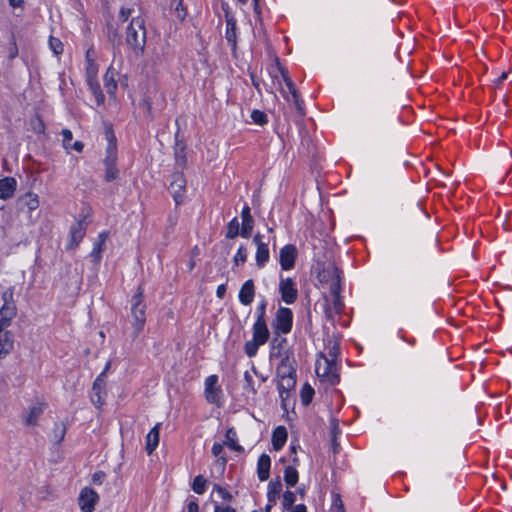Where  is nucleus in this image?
Returning <instances> with one entry per match:
<instances>
[{"label": "nucleus", "instance_id": "1", "mask_svg": "<svg viewBox=\"0 0 512 512\" xmlns=\"http://www.w3.org/2000/svg\"><path fill=\"white\" fill-rule=\"evenodd\" d=\"M126 42L135 54L143 53L146 44V30L144 20L141 17H134L126 31Z\"/></svg>", "mask_w": 512, "mask_h": 512}, {"label": "nucleus", "instance_id": "2", "mask_svg": "<svg viewBox=\"0 0 512 512\" xmlns=\"http://www.w3.org/2000/svg\"><path fill=\"white\" fill-rule=\"evenodd\" d=\"M96 51L94 48H89L86 51L85 61H86V76L88 85L95 96L97 104H102L104 102V95L100 89V85L97 81L98 75V65L96 64Z\"/></svg>", "mask_w": 512, "mask_h": 512}, {"label": "nucleus", "instance_id": "3", "mask_svg": "<svg viewBox=\"0 0 512 512\" xmlns=\"http://www.w3.org/2000/svg\"><path fill=\"white\" fill-rule=\"evenodd\" d=\"M2 301L3 304L0 307V328H7L17 314V307L14 301V289L12 287L7 288L2 293Z\"/></svg>", "mask_w": 512, "mask_h": 512}, {"label": "nucleus", "instance_id": "4", "mask_svg": "<svg viewBox=\"0 0 512 512\" xmlns=\"http://www.w3.org/2000/svg\"><path fill=\"white\" fill-rule=\"evenodd\" d=\"M315 372L318 377L325 379L332 385H335L339 381L337 365L334 358L329 360L326 356L320 355L316 360Z\"/></svg>", "mask_w": 512, "mask_h": 512}, {"label": "nucleus", "instance_id": "5", "mask_svg": "<svg viewBox=\"0 0 512 512\" xmlns=\"http://www.w3.org/2000/svg\"><path fill=\"white\" fill-rule=\"evenodd\" d=\"M204 397L209 404L220 407L223 403V390L217 375H209L204 381Z\"/></svg>", "mask_w": 512, "mask_h": 512}, {"label": "nucleus", "instance_id": "6", "mask_svg": "<svg viewBox=\"0 0 512 512\" xmlns=\"http://www.w3.org/2000/svg\"><path fill=\"white\" fill-rule=\"evenodd\" d=\"M131 315L133 318L132 325L136 333H139L146 322V305L143 300L142 291H139L132 297Z\"/></svg>", "mask_w": 512, "mask_h": 512}, {"label": "nucleus", "instance_id": "7", "mask_svg": "<svg viewBox=\"0 0 512 512\" xmlns=\"http://www.w3.org/2000/svg\"><path fill=\"white\" fill-rule=\"evenodd\" d=\"M319 281L325 285L329 292L336 293L337 291L341 290V275L338 268L333 265L329 264L326 267H324L318 274Z\"/></svg>", "mask_w": 512, "mask_h": 512}, {"label": "nucleus", "instance_id": "8", "mask_svg": "<svg viewBox=\"0 0 512 512\" xmlns=\"http://www.w3.org/2000/svg\"><path fill=\"white\" fill-rule=\"evenodd\" d=\"M293 325V313L291 309L279 307L272 323L276 334H288Z\"/></svg>", "mask_w": 512, "mask_h": 512}, {"label": "nucleus", "instance_id": "9", "mask_svg": "<svg viewBox=\"0 0 512 512\" xmlns=\"http://www.w3.org/2000/svg\"><path fill=\"white\" fill-rule=\"evenodd\" d=\"M117 161V148L112 142L109 143L106 151V157L104 159L105 165V181L111 182L118 178L119 171L116 167Z\"/></svg>", "mask_w": 512, "mask_h": 512}, {"label": "nucleus", "instance_id": "10", "mask_svg": "<svg viewBox=\"0 0 512 512\" xmlns=\"http://www.w3.org/2000/svg\"><path fill=\"white\" fill-rule=\"evenodd\" d=\"M260 313L253 325L252 339L256 340L258 344H265L269 338V330L265 321V305L260 307Z\"/></svg>", "mask_w": 512, "mask_h": 512}, {"label": "nucleus", "instance_id": "11", "mask_svg": "<svg viewBox=\"0 0 512 512\" xmlns=\"http://www.w3.org/2000/svg\"><path fill=\"white\" fill-rule=\"evenodd\" d=\"M99 501L98 493L90 488L84 487L78 497V505L82 512H93Z\"/></svg>", "mask_w": 512, "mask_h": 512}, {"label": "nucleus", "instance_id": "12", "mask_svg": "<svg viewBox=\"0 0 512 512\" xmlns=\"http://www.w3.org/2000/svg\"><path fill=\"white\" fill-rule=\"evenodd\" d=\"M279 292L286 304H293L298 297L297 284L292 278L280 277Z\"/></svg>", "mask_w": 512, "mask_h": 512}, {"label": "nucleus", "instance_id": "13", "mask_svg": "<svg viewBox=\"0 0 512 512\" xmlns=\"http://www.w3.org/2000/svg\"><path fill=\"white\" fill-rule=\"evenodd\" d=\"M170 191L176 205L184 202L186 193V179L183 174L177 173L173 176L170 184Z\"/></svg>", "mask_w": 512, "mask_h": 512}, {"label": "nucleus", "instance_id": "14", "mask_svg": "<svg viewBox=\"0 0 512 512\" xmlns=\"http://www.w3.org/2000/svg\"><path fill=\"white\" fill-rule=\"evenodd\" d=\"M326 302V315L333 320L334 316L340 314L344 308L343 301L340 298V290L336 293L329 292V297H326Z\"/></svg>", "mask_w": 512, "mask_h": 512}, {"label": "nucleus", "instance_id": "15", "mask_svg": "<svg viewBox=\"0 0 512 512\" xmlns=\"http://www.w3.org/2000/svg\"><path fill=\"white\" fill-rule=\"evenodd\" d=\"M46 407L47 404L44 402H37L29 406L23 415L24 424L28 426H35Z\"/></svg>", "mask_w": 512, "mask_h": 512}, {"label": "nucleus", "instance_id": "16", "mask_svg": "<svg viewBox=\"0 0 512 512\" xmlns=\"http://www.w3.org/2000/svg\"><path fill=\"white\" fill-rule=\"evenodd\" d=\"M297 250L293 245H285L281 248L279 261L283 270H290L294 267Z\"/></svg>", "mask_w": 512, "mask_h": 512}, {"label": "nucleus", "instance_id": "17", "mask_svg": "<svg viewBox=\"0 0 512 512\" xmlns=\"http://www.w3.org/2000/svg\"><path fill=\"white\" fill-rule=\"evenodd\" d=\"M14 348L13 333L6 328H0V359L5 358Z\"/></svg>", "mask_w": 512, "mask_h": 512}, {"label": "nucleus", "instance_id": "18", "mask_svg": "<svg viewBox=\"0 0 512 512\" xmlns=\"http://www.w3.org/2000/svg\"><path fill=\"white\" fill-rule=\"evenodd\" d=\"M226 31L225 38L232 50L235 51L237 47V23L233 15L226 13Z\"/></svg>", "mask_w": 512, "mask_h": 512}, {"label": "nucleus", "instance_id": "19", "mask_svg": "<svg viewBox=\"0 0 512 512\" xmlns=\"http://www.w3.org/2000/svg\"><path fill=\"white\" fill-rule=\"evenodd\" d=\"M254 242L257 246L255 256L256 263L258 267L262 268L269 260V249L267 244L262 241V237L259 234L255 235Z\"/></svg>", "mask_w": 512, "mask_h": 512}, {"label": "nucleus", "instance_id": "20", "mask_svg": "<svg viewBox=\"0 0 512 512\" xmlns=\"http://www.w3.org/2000/svg\"><path fill=\"white\" fill-rule=\"evenodd\" d=\"M255 297V286L252 279L246 280L239 291V301L242 305H250Z\"/></svg>", "mask_w": 512, "mask_h": 512}, {"label": "nucleus", "instance_id": "21", "mask_svg": "<svg viewBox=\"0 0 512 512\" xmlns=\"http://www.w3.org/2000/svg\"><path fill=\"white\" fill-rule=\"evenodd\" d=\"M17 189V181L14 177L0 179V199L7 200L14 196Z\"/></svg>", "mask_w": 512, "mask_h": 512}, {"label": "nucleus", "instance_id": "22", "mask_svg": "<svg viewBox=\"0 0 512 512\" xmlns=\"http://www.w3.org/2000/svg\"><path fill=\"white\" fill-rule=\"evenodd\" d=\"M161 423H156L146 435L145 449L151 455L157 448L160 440Z\"/></svg>", "mask_w": 512, "mask_h": 512}, {"label": "nucleus", "instance_id": "23", "mask_svg": "<svg viewBox=\"0 0 512 512\" xmlns=\"http://www.w3.org/2000/svg\"><path fill=\"white\" fill-rule=\"evenodd\" d=\"M271 459L269 455L262 454L257 462V476L260 481H266L270 475Z\"/></svg>", "mask_w": 512, "mask_h": 512}, {"label": "nucleus", "instance_id": "24", "mask_svg": "<svg viewBox=\"0 0 512 512\" xmlns=\"http://www.w3.org/2000/svg\"><path fill=\"white\" fill-rule=\"evenodd\" d=\"M242 226L240 235L244 238L250 237L253 230V218L250 214V208L245 206L241 212Z\"/></svg>", "mask_w": 512, "mask_h": 512}, {"label": "nucleus", "instance_id": "25", "mask_svg": "<svg viewBox=\"0 0 512 512\" xmlns=\"http://www.w3.org/2000/svg\"><path fill=\"white\" fill-rule=\"evenodd\" d=\"M288 433L284 426H278L272 433V446L274 450L279 451L287 441Z\"/></svg>", "mask_w": 512, "mask_h": 512}, {"label": "nucleus", "instance_id": "26", "mask_svg": "<svg viewBox=\"0 0 512 512\" xmlns=\"http://www.w3.org/2000/svg\"><path fill=\"white\" fill-rule=\"evenodd\" d=\"M211 498L213 499V501L221 500L224 503H229L232 501L233 496L226 488L218 484H215L211 492Z\"/></svg>", "mask_w": 512, "mask_h": 512}, {"label": "nucleus", "instance_id": "27", "mask_svg": "<svg viewBox=\"0 0 512 512\" xmlns=\"http://www.w3.org/2000/svg\"><path fill=\"white\" fill-rule=\"evenodd\" d=\"M283 79L285 82V88H282V93L284 97L288 101H294L295 104L298 106V95L292 81L286 75H283Z\"/></svg>", "mask_w": 512, "mask_h": 512}, {"label": "nucleus", "instance_id": "28", "mask_svg": "<svg viewBox=\"0 0 512 512\" xmlns=\"http://www.w3.org/2000/svg\"><path fill=\"white\" fill-rule=\"evenodd\" d=\"M282 489V484L279 480L270 481L267 487V501L276 503Z\"/></svg>", "mask_w": 512, "mask_h": 512}, {"label": "nucleus", "instance_id": "29", "mask_svg": "<svg viewBox=\"0 0 512 512\" xmlns=\"http://www.w3.org/2000/svg\"><path fill=\"white\" fill-rule=\"evenodd\" d=\"M21 199L29 211L38 209L40 205L39 196L34 192L25 193Z\"/></svg>", "mask_w": 512, "mask_h": 512}, {"label": "nucleus", "instance_id": "30", "mask_svg": "<svg viewBox=\"0 0 512 512\" xmlns=\"http://www.w3.org/2000/svg\"><path fill=\"white\" fill-rule=\"evenodd\" d=\"M104 86L108 94L114 95L117 90V82L114 79V72L108 69L104 76Z\"/></svg>", "mask_w": 512, "mask_h": 512}, {"label": "nucleus", "instance_id": "31", "mask_svg": "<svg viewBox=\"0 0 512 512\" xmlns=\"http://www.w3.org/2000/svg\"><path fill=\"white\" fill-rule=\"evenodd\" d=\"M207 483V480L202 475H198L193 480L192 490L196 494L202 495L207 489Z\"/></svg>", "mask_w": 512, "mask_h": 512}, {"label": "nucleus", "instance_id": "32", "mask_svg": "<svg viewBox=\"0 0 512 512\" xmlns=\"http://www.w3.org/2000/svg\"><path fill=\"white\" fill-rule=\"evenodd\" d=\"M284 480L286 484L293 487L298 481V472L294 467L288 466L285 468Z\"/></svg>", "mask_w": 512, "mask_h": 512}, {"label": "nucleus", "instance_id": "33", "mask_svg": "<svg viewBox=\"0 0 512 512\" xmlns=\"http://www.w3.org/2000/svg\"><path fill=\"white\" fill-rule=\"evenodd\" d=\"M226 442L225 444L230 447L232 450H240V446L237 444V433L234 428H229L226 431Z\"/></svg>", "mask_w": 512, "mask_h": 512}, {"label": "nucleus", "instance_id": "34", "mask_svg": "<svg viewBox=\"0 0 512 512\" xmlns=\"http://www.w3.org/2000/svg\"><path fill=\"white\" fill-rule=\"evenodd\" d=\"M49 48L56 56H59L64 52V45L62 41L59 38L53 36H50L49 38Z\"/></svg>", "mask_w": 512, "mask_h": 512}, {"label": "nucleus", "instance_id": "35", "mask_svg": "<svg viewBox=\"0 0 512 512\" xmlns=\"http://www.w3.org/2000/svg\"><path fill=\"white\" fill-rule=\"evenodd\" d=\"M91 399H92V402L98 407L102 406L104 403V400L102 397V387L98 383L97 380L93 384V395H92Z\"/></svg>", "mask_w": 512, "mask_h": 512}, {"label": "nucleus", "instance_id": "36", "mask_svg": "<svg viewBox=\"0 0 512 512\" xmlns=\"http://www.w3.org/2000/svg\"><path fill=\"white\" fill-rule=\"evenodd\" d=\"M240 230H241V229H239V222H238L237 218H233V219L228 223L226 237H227V238H230V239H233V238H235L238 234H240Z\"/></svg>", "mask_w": 512, "mask_h": 512}, {"label": "nucleus", "instance_id": "37", "mask_svg": "<svg viewBox=\"0 0 512 512\" xmlns=\"http://www.w3.org/2000/svg\"><path fill=\"white\" fill-rule=\"evenodd\" d=\"M263 344H258V342L254 339H251L245 343L244 350L248 357H254L257 354V351L260 346Z\"/></svg>", "mask_w": 512, "mask_h": 512}, {"label": "nucleus", "instance_id": "38", "mask_svg": "<svg viewBox=\"0 0 512 512\" xmlns=\"http://www.w3.org/2000/svg\"><path fill=\"white\" fill-rule=\"evenodd\" d=\"M313 395H314L313 388L310 385L305 384L303 386V388L301 390V394H300L302 403L304 405H308L311 402Z\"/></svg>", "mask_w": 512, "mask_h": 512}, {"label": "nucleus", "instance_id": "39", "mask_svg": "<svg viewBox=\"0 0 512 512\" xmlns=\"http://www.w3.org/2000/svg\"><path fill=\"white\" fill-rule=\"evenodd\" d=\"M183 1L184 0H172L175 16L180 20H183L186 17V9L184 7Z\"/></svg>", "mask_w": 512, "mask_h": 512}, {"label": "nucleus", "instance_id": "40", "mask_svg": "<svg viewBox=\"0 0 512 512\" xmlns=\"http://www.w3.org/2000/svg\"><path fill=\"white\" fill-rule=\"evenodd\" d=\"M248 257V251L244 246H240L236 252L233 262L235 265H242L246 262Z\"/></svg>", "mask_w": 512, "mask_h": 512}, {"label": "nucleus", "instance_id": "41", "mask_svg": "<svg viewBox=\"0 0 512 512\" xmlns=\"http://www.w3.org/2000/svg\"><path fill=\"white\" fill-rule=\"evenodd\" d=\"M70 233H71L73 242H75V244H77L84 236V229L82 227V224L78 223L77 225L73 226L71 228Z\"/></svg>", "mask_w": 512, "mask_h": 512}, {"label": "nucleus", "instance_id": "42", "mask_svg": "<svg viewBox=\"0 0 512 512\" xmlns=\"http://www.w3.org/2000/svg\"><path fill=\"white\" fill-rule=\"evenodd\" d=\"M251 119L258 125H264L268 121L267 115L260 110H253L251 113Z\"/></svg>", "mask_w": 512, "mask_h": 512}, {"label": "nucleus", "instance_id": "43", "mask_svg": "<svg viewBox=\"0 0 512 512\" xmlns=\"http://www.w3.org/2000/svg\"><path fill=\"white\" fill-rule=\"evenodd\" d=\"M63 147L67 152H70V144L73 138V134L69 129H63L61 132Z\"/></svg>", "mask_w": 512, "mask_h": 512}, {"label": "nucleus", "instance_id": "44", "mask_svg": "<svg viewBox=\"0 0 512 512\" xmlns=\"http://www.w3.org/2000/svg\"><path fill=\"white\" fill-rule=\"evenodd\" d=\"M30 124H31L33 131H35L36 133H44L45 125L40 117H38V116L34 117L31 120Z\"/></svg>", "mask_w": 512, "mask_h": 512}, {"label": "nucleus", "instance_id": "45", "mask_svg": "<svg viewBox=\"0 0 512 512\" xmlns=\"http://www.w3.org/2000/svg\"><path fill=\"white\" fill-rule=\"evenodd\" d=\"M295 502V494L291 491H286L283 494L282 504L285 509L290 508Z\"/></svg>", "mask_w": 512, "mask_h": 512}, {"label": "nucleus", "instance_id": "46", "mask_svg": "<svg viewBox=\"0 0 512 512\" xmlns=\"http://www.w3.org/2000/svg\"><path fill=\"white\" fill-rule=\"evenodd\" d=\"M184 512H200L197 499H188L186 501Z\"/></svg>", "mask_w": 512, "mask_h": 512}, {"label": "nucleus", "instance_id": "47", "mask_svg": "<svg viewBox=\"0 0 512 512\" xmlns=\"http://www.w3.org/2000/svg\"><path fill=\"white\" fill-rule=\"evenodd\" d=\"M214 512H236L234 508L229 505H221L219 501L214 500Z\"/></svg>", "mask_w": 512, "mask_h": 512}, {"label": "nucleus", "instance_id": "48", "mask_svg": "<svg viewBox=\"0 0 512 512\" xmlns=\"http://www.w3.org/2000/svg\"><path fill=\"white\" fill-rule=\"evenodd\" d=\"M132 10L130 8H121L119 12V19L123 22L127 21L131 15Z\"/></svg>", "mask_w": 512, "mask_h": 512}, {"label": "nucleus", "instance_id": "49", "mask_svg": "<svg viewBox=\"0 0 512 512\" xmlns=\"http://www.w3.org/2000/svg\"><path fill=\"white\" fill-rule=\"evenodd\" d=\"M10 7L13 9H23L25 0H8Z\"/></svg>", "mask_w": 512, "mask_h": 512}, {"label": "nucleus", "instance_id": "50", "mask_svg": "<svg viewBox=\"0 0 512 512\" xmlns=\"http://www.w3.org/2000/svg\"><path fill=\"white\" fill-rule=\"evenodd\" d=\"M244 379H245V381H246V383H247L248 387L250 388V390H251L252 392H255V388H254V386H253V378H252L251 374H250L248 371H246V372L244 373Z\"/></svg>", "mask_w": 512, "mask_h": 512}, {"label": "nucleus", "instance_id": "51", "mask_svg": "<svg viewBox=\"0 0 512 512\" xmlns=\"http://www.w3.org/2000/svg\"><path fill=\"white\" fill-rule=\"evenodd\" d=\"M84 144L81 141H75L73 144H70V151L74 150L78 153L83 151Z\"/></svg>", "mask_w": 512, "mask_h": 512}, {"label": "nucleus", "instance_id": "52", "mask_svg": "<svg viewBox=\"0 0 512 512\" xmlns=\"http://www.w3.org/2000/svg\"><path fill=\"white\" fill-rule=\"evenodd\" d=\"M223 451V445L221 443H214L212 446V453L214 456H219Z\"/></svg>", "mask_w": 512, "mask_h": 512}, {"label": "nucleus", "instance_id": "53", "mask_svg": "<svg viewBox=\"0 0 512 512\" xmlns=\"http://www.w3.org/2000/svg\"><path fill=\"white\" fill-rule=\"evenodd\" d=\"M334 512H344L340 498L337 496L334 501Z\"/></svg>", "mask_w": 512, "mask_h": 512}, {"label": "nucleus", "instance_id": "54", "mask_svg": "<svg viewBox=\"0 0 512 512\" xmlns=\"http://www.w3.org/2000/svg\"><path fill=\"white\" fill-rule=\"evenodd\" d=\"M226 288L224 285H219L216 290V295L219 298H222L225 294Z\"/></svg>", "mask_w": 512, "mask_h": 512}, {"label": "nucleus", "instance_id": "55", "mask_svg": "<svg viewBox=\"0 0 512 512\" xmlns=\"http://www.w3.org/2000/svg\"><path fill=\"white\" fill-rule=\"evenodd\" d=\"M291 512H307L306 507L304 505H296L293 507Z\"/></svg>", "mask_w": 512, "mask_h": 512}, {"label": "nucleus", "instance_id": "56", "mask_svg": "<svg viewBox=\"0 0 512 512\" xmlns=\"http://www.w3.org/2000/svg\"><path fill=\"white\" fill-rule=\"evenodd\" d=\"M99 238H100V243L97 244V246L94 248V249H97L98 251L101 250V245L105 242L106 235L105 234H100Z\"/></svg>", "mask_w": 512, "mask_h": 512}, {"label": "nucleus", "instance_id": "57", "mask_svg": "<svg viewBox=\"0 0 512 512\" xmlns=\"http://www.w3.org/2000/svg\"><path fill=\"white\" fill-rule=\"evenodd\" d=\"M275 504H276V503H271V502H268V501H267V504H266V506H265V508H264V511H265V512H270V511H271V509H272V507H273Z\"/></svg>", "mask_w": 512, "mask_h": 512}, {"label": "nucleus", "instance_id": "58", "mask_svg": "<svg viewBox=\"0 0 512 512\" xmlns=\"http://www.w3.org/2000/svg\"><path fill=\"white\" fill-rule=\"evenodd\" d=\"M506 78H507V73H505V72H504V73H502V74H501V76L499 77V79H498V80H499V82H502V81H504Z\"/></svg>", "mask_w": 512, "mask_h": 512}, {"label": "nucleus", "instance_id": "59", "mask_svg": "<svg viewBox=\"0 0 512 512\" xmlns=\"http://www.w3.org/2000/svg\"><path fill=\"white\" fill-rule=\"evenodd\" d=\"M242 4H246L248 0H238Z\"/></svg>", "mask_w": 512, "mask_h": 512}, {"label": "nucleus", "instance_id": "60", "mask_svg": "<svg viewBox=\"0 0 512 512\" xmlns=\"http://www.w3.org/2000/svg\"><path fill=\"white\" fill-rule=\"evenodd\" d=\"M16 53H17V50L15 49V51L12 53V55H11V56H12V57H15Z\"/></svg>", "mask_w": 512, "mask_h": 512}, {"label": "nucleus", "instance_id": "61", "mask_svg": "<svg viewBox=\"0 0 512 512\" xmlns=\"http://www.w3.org/2000/svg\"><path fill=\"white\" fill-rule=\"evenodd\" d=\"M255 2H256L255 6H257V0H255ZM255 9H257V7H255Z\"/></svg>", "mask_w": 512, "mask_h": 512}]
</instances>
